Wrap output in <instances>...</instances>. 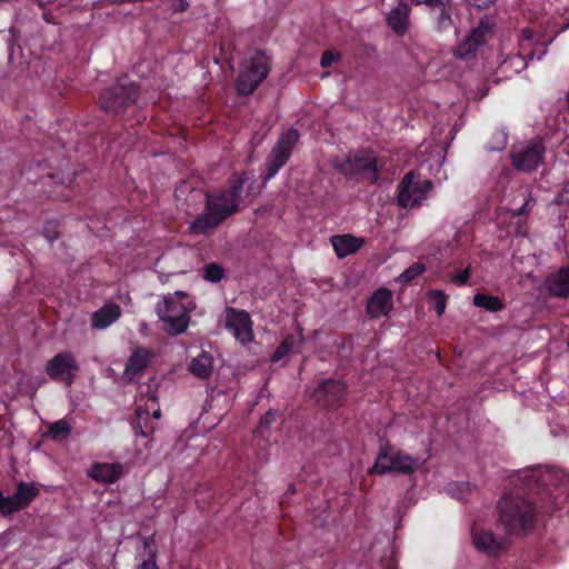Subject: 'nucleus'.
<instances>
[{
    "instance_id": "obj_16",
    "label": "nucleus",
    "mask_w": 569,
    "mask_h": 569,
    "mask_svg": "<svg viewBox=\"0 0 569 569\" xmlns=\"http://www.w3.org/2000/svg\"><path fill=\"white\" fill-rule=\"evenodd\" d=\"M226 328L232 331L236 339L247 345L253 339L252 321L246 310L228 309Z\"/></svg>"
},
{
    "instance_id": "obj_12",
    "label": "nucleus",
    "mask_w": 569,
    "mask_h": 569,
    "mask_svg": "<svg viewBox=\"0 0 569 569\" xmlns=\"http://www.w3.org/2000/svg\"><path fill=\"white\" fill-rule=\"evenodd\" d=\"M547 54V41L542 34H536L531 29L523 28L518 39V52L516 59L520 61V69H525L528 62L535 58L541 60Z\"/></svg>"
},
{
    "instance_id": "obj_43",
    "label": "nucleus",
    "mask_w": 569,
    "mask_h": 569,
    "mask_svg": "<svg viewBox=\"0 0 569 569\" xmlns=\"http://www.w3.org/2000/svg\"><path fill=\"white\" fill-rule=\"evenodd\" d=\"M470 274H471V269H470V267H467L466 269L460 270L459 272L453 274L451 278V281L456 286H459V287L465 286L468 282Z\"/></svg>"
},
{
    "instance_id": "obj_35",
    "label": "nucleus",
    "mask_w": 569,
    "mask_h": 569,
    "mask_svg": "<svg viewBox=\"0 0 569 569\" xmlns=\"http://www.w3.org/2000/svg\"><path fill=\"white\" fill-rule=\"evenodd\" d=\"M70 433H71V427L63 419L54 421L49 427V436L53 439H62V438L68 437Z\"/></svg>"
},
{
    "instance_id": "obj_42",
    "label": "nucleus",
    "mask_w": 569,
    "mask_h": 569,
    "mask_svg": "<svg viewBox=\"0 0 569 569\" xmlns=\"http://www.w3.org/2000/svg\"><path fill=\"white\" fill-rule=\"evenodd\" d=\"M43 236L51 242L58 239L59 231L57 221H47L43 228Z\"/></svg>"
},
{
    "instance_id": "obj_27",
    "label": "nucleus",
    "mask_w": 569,
    "mask_h": 569,
    "mask_svg": "<svg viewBox=\"0 0 569 569\" xmlns=\"http://www.w3.org/2000/svg\"><path fill=\"white\" fill-rule=\"evenodd\" d=\"M142 542H143V550H142V552H140L142 561L138 566V569H159L157 561H156L158 548H157L154 535L144 537L142 539Z\"/></svg>"
},
{
    "instance_id": "obj_30",
    "label": "nucleus",
    "mask_w": 569,
    "mask_h": 569,
    "mask_svg": "<svg viewBox=\"0 0 569 569\" xmlns=\"http://www.w3.org/2000/svg\"><path fill=\"white\" fill-rule=\"evenodd\" d=\"M416 465H372L369 473L391 475L392 477L411 475L416 470Z\"/></svg>"
},
{
    "instance_id": "obj_20",
    "label": "nucleus",
    "mask_w": 569,
    "mask_h": 569,
    "mask_svg": "<svg viewBox=\"0 0 569 569\" xmlns=\"http://www.w3.org/2000/svg\"><path fill=\"white\" fill-rule=\"evenodd\" d=\"M547 292L555 298L566 299L569 297V264L560 267L545 279Z\"/></svg>"
},
{
    "instance_id": "obj_3",
    "label": "nucleus",
    "mask_w": 569,
    "mask_h": 569,
    "mask_svg": "<svg viewBox=\"0 0 569 569\" xmlns=\"http://www.w3.org/2000/svg\"><path fill=\"white\" fill-rule=\"evenodd\" d=\"M140 96V86L123 74L100 92L98 103L106 113L124 120L138 108Z\"/></svg>"
},
{
    "instance_id": "obj_22",
    "label": "nucleus",
    "mask_w": 569,
    "mask_h": 569,
    "mask_svg": "<svg viewBox=\"0 0 569 569\" xmlns=\"http://www.w3.org/2000/svg\"><path fill=\"white\" fill-rule=\"evenodd\" d=\"M87 475L97 482L113 483L122 477L123 468L122 465H91Z\"/></svg>"
},
{
    "instance_id": "obj_47",
    "label": "nucleus",
    "mask_w": 569,
    "mask_h": 569,
    "mask_svg": "<svg viewBox=\"0 0 569 569\" xmlns=\"http://www.w3.org/2000/svg\"><path fill=\"white\" fill-rule=\"evenodd\" d=\"M289 489H290V491H291L292 493H295V492H296V489H295L293 485H291V486L289 487Z\"/></svg>"
},
{
    "instance_id": "obj_21",
    "label": "nucleus",
    "mask_w": 569,
    "mask_h": 569,
    "mask_svg": "<svg viewBox=\"0 0 569 569\" xmlns=\"http://www.w3.org/2000/svg\"><path fill=\"white\" fill-rule=\"evenodd\" d=\"M330 241L336 254L340 259L355 254L365 244L363 238L351 233L332 236Z\"/></svg>"
},
{
    "instance_id": "obj_46",
    "label": "nucleus",
    "mask_w": 569,
    "mask_h": 569,
    "mask_svg": "<svg viewBox=\"0 0 569 569\" xmlns=\"http://www.w3.org/2000/svg\"><path fill=\"white\" fill-rule=\"evenodd\" d=\"M171 7L174 11L184 12L189 8L187 0H171Z\"/></svg>"
},
{
    "instance_id": "obj_13",
    "label": "nucleus",
    "mask_w": 569,
    "mask_h": 569,
    "mask_svg": "<svg viewBox=\"0 0 569 569\" xmlns=\"http://www.w3.org/2000/svg\"><path fill=\"white\" fill-rule=\"evenodd\" d=\"M144 407L137 408L131 426L137 436L148 438L154 431V420L160 418L161 410L154 395L147 397Z\"/></svg>"
},
{
    "instance_id": "obj_25",
    "label": "nucleus",
    "mask_w": 569,
    "mask_h": 569,
    "mask_svg": "<svg viewBox=\"0 0 569 569\" xmlns=\"http://www.w3.org/2000/svg\"><path fill=\"white\" fill-rule=\"evenodd\" d=\"M120 316V307L113 302H109L92 313L91 325L96 329H104L117 321Z\"/></svg>"
},
{
    "instance_id": "obj_23",
    "label": "nucleus",
    "mask_w": 569,
    "mask_h": 569,
    "mask_svg": "<svg viewBox=\"0 0 569 569\" xmlns=\"http://www.w3.org/2000/svg\"><path fill=\"white\" fill-rule=\"evenodd\" d=\"M409 12V6L403 1H399L398 4L387 14V24L399 36L405 34L408 30Z\"/></svg>"
},
{
    "instance_id": "obj_10",
    "label": "nucleus",
    "mask_w": 569,
    "mask_h": 569,
    "mask_svg": "<svg viewBox=\"0 0 569 569\" xmlns=\"http://www.w3.org/2000/svg\"><path fill=\"white\" fill-rule=\"evenodd\" d=\"M80 367L70 351H62L49 359L44 366L48 377L56 382L70 387Z\"/></svg>"
},
{
    "instance_id": "obj_19",
    "label": "nucleus",
    "mask_w": 569,
    "mask_h": 569,
    "mask_svg": "<svg viewBox=\"0 0 569 569\" xmlns=\"http://www.w3.org/2000/svg\"><path fill=\"white\" fill-rule=\"evenodd\" d=\"M456 4L452 0H448L440 7L428 13L432 28L437 32H448L456 29L455 14Z\"/></svg>"
},
{
    "instance_id": "obj_29",
    "label": "nucleus",
    "mask_w": 569,
    "mask_h": 569,
    "mask_svg": "<svg viewBox=\"0 0 569 569\" xmlns=\"http://www.w3.org/2000/svg\"><path fill=\"white\" fill-rule=\"evenodd\" d=\"M472 302L476 307L489 312H498L505 308V303L499 297L483 292H477L473 296Z\"/></svg>"
},
{
    "instance_id": "obj_18",
    "label": "nucleus",
    "mask_w": 569,
    "mask_h": 569,
    "mask_svg": "<svg viewBox=\"0 0 569 569\" xmlns=\"http://www.w3.org/2000/svg\"><path fill=\"white\" fill-rule=\"evenodd\" d=\"M392 292L387 288H379L368 299L366 311L371 319L388 316L392 310Z\"/></svg>"
},
{
    "instance_id": "obj_40",
    "label": "nucleus",
    "mask_w": 569,
    "mask_h": 569,
    "mask_svg": "<svg viewBox=\"0 0 569 569\" xmlns=\"http://www.w3.org/2000/svg\"><path fill=\"white\" fill-rule=\"evenodd\" d=\"M341 59V53L333 50H326L320 59V66L322 68H329L333 62L339 61Z\"/></svg>"
},
{
    "instance_id": "obj_45",
    "label": "nucleus",
    "mask_w": 569,
    "mask_h": 569,
    "mask_svg": "<svg viewBox=\"0 0 569 569\" xmlns=\"http://www.w3.org/2000/svg\"><path fill=\"white\" fill-rule=\"evenodd\" d=\"M497 0H466V2L478 9H487L492 6Z\"/></svg>"
},
{
    "instance_id": "obj_1",
    "label": "nucleus",
    "mask_w": 569,
    "mask_h": 569,
    "mask_svg": "<svg viewBox=\"0 0 569 569\" xmlns=\"http://www.w3.org/2000/svg\"><path fill=\"white\" fill-rule=\"evenodd\" d=\"M248 180L247 171L232 172L226 186L206 193L203 211L190 223L189 233L207 234L237 213Z\"/></svg>"
},
{
    "instance_id": "obj_44",
    "label": "nucleus",
    "mask_w": 569,
    "mask_h": 569,
    "mask_svg": "<svg viewBox=\"0 0 569 569\" xmlns=\"http://www.w3.org/2000/svg\"><path fill=\"white\" fill-rule=\"evenodd\" d=\"M447 1L448 0H412L413 4L423 6L427 9L428 13Z\"/></svg>"
},
{
    "instance_id": "obj_7",
    "label": "nucleus",
    "mask_w": 569,
    "mask_h": 569,
    "mask_svg": "<svg viewBox=\"0 0 569 569\" xmlns=\"http://www.w3.org/2000/svg\"><path fill=\"white\" fill-rule=\"evenodd\" d=\"M299 137V131L295 128H290L280 134L266 159V174L263 176V184L276 177L280 169L286 166L292 154L293 148L297 144Z\"/></svg>"
},
{
    "instance_id": "obj_4",
    "label": "nucleus",
    "mask_w": 569,
    "mask_h": 569,
    "mask_svg": "<svg viewBox=\"0 0 569 569\" xmlns=\"http://www.w3.org/2000/svg\"><path fill=\"white\" fill-rule=\"evenodd\" d=\"M271 69L269 57L261 50L256 51L240 63L238 76L234 80V89L238 96L252 94Z\"/></svg>"
},
{
    "instance_id": "obj_26",
    "label": "nucleus",
    "mask_w": 569,
    "mask_h": 569,
    "mask_svg": "<svg viewBox=\"0 0 569 569\" xmlns=\"http://www.w3.org/2000/svg\"><path fill=\"white\" fill-rule=\"evenodd\" d=\"M150 360V352L143 348H137L126 365V376L132 379L138 373L142 372L147 368Z\"/></svg>"
},
{
    "instance_id": "obj_11",
    "label": "nucleus",
    "mask_w": 569,
    "mask_h": 569,
    "mask_svg": "<svg viewBox=\"0 0 569 569\" xmlns=\"http://www.w3.org/2000/svg\"><path fill=\"white\" fill-rule=\"evenodd\" d=\"M40 495L39 485L36 482L19 481L12 496H3L0 491V513L10 516L26 509Z\"/></svg>"
},
{
    "instance_id": "obj_37",
    "label": "nucleus",
    "mask_w": 569,
    "mask_h": 569,
    "mask_svg": "<svg viewBox=\"0 0 569 569\" xmlns=\"http://www.w3.org/2000/svg\"><path fill=\"white\" fill-rule=\"evenodd\" d=\"M429 299L437 315L442 316L447 306V296L441 290H431Z\"/></svg>"
},
{
    "instance_id": "obj_24",
    "label": "nucleus",
    "mask_w": 569,
    "mask_h": 569,
    "mask_svg": "<svg viewBox=\"0 0 569 569\" xmlns=\"http://www.w3.org/2000/svg\"><path fill=\"white\" fill-rule=\"evenodd\" d=\"M213 356L209 351H201L192 358L188 365V370L198 379L206 380L213 372Z\"/></svg>"
},
{
    "instance_id": "obj_39",
    "label": "nucleus",
    "mask_w": 569,
    "mask_h": 569,
    "mask_svg": "<svg viewBox=\"0 0 569 569\" xmlns=\"http://www.w3.org/2000/svg\"><path fill=\"white\" fill-rule=\"evenodd\" d=\"M77 176H78V173L76 171L68 174L67 177H64V174L61 172H57V173H49L48 178L53 180L58 184H63V186L72 188L74 180L77 179Z\"/></svg>"
},
{
    "instance_id": "obj_2",
    "label": "nucleus",
    "mask_w": 569,
    "mask_h": 569,
    "mask_svg": "<svg viewBox=\"0 0 569 569\" xmlns=\"http://www.w3.org/2000/svg\"><path fill=\"white\" fill-rule=\"evenodd\" d=\"M498 525L509 536L526 537L537 525V508L518 492H505L497 502Z\"/></svg>"
},
{
    "instance_id": "obj_31",
    "label": "nucleus",
    "mask_w": 569,
    "mask_h": 569,
    "mask_svg": "<svg viewBox=\"0 0 569 569\" xmlns=\"http://www.w3.org/2000/svg\"><path fill=\"white\" fill-rule=\"evenodd\" d=\"M535 203H536V200L529 194L527 197V199L525 200V202L522 203V206L518 210L513 211L512 217L518 218V221H517V224H518L517 234L518 236L527 234V230L525 229L526 218L531 212Z\"/></svg>"
},
{
    "instance_id": "obj_38",
    "label": "nucleus",
    "mask_w": 569,
    "mask_h": 569,
    "mask_svg": "<svg viewBox=\"0 0 569 569\" xmlns=\"http://www.w3.org/2000/svg\"><path fill=\"white\" fill-rule=\"evenodd\" d=\"M426 271V266L420 262H416L408 267L402 273L401 279L403 282L408 283L418 278Z\"/></svg>"
},
{
    "instance_id": "obj_28",
    "label": "nucleus",
    "mask_w": 569,
    "mask_h": 569,
    "mask_svg": "<svg viewBox=\"0 0 569 569\" xmlns=\"http://www.w3.org/2000/svg\"><path fill=\"white\" fill-rule=\"evenodd\" d=\"M415 180V172H407L400 183L398 184V198L397 203L400 208L411 207L413 202L415 192L412 188V181Z\"/></svg>"
},
{
    "instance_id": "obj_8",
    "label": "nucleus",
    "mask_w": 569,
    "mask_h": 569,
    "mask_svg": "<svg viewBox=\"0 0 569 569\" xmlns=\"http://www.w3.org/2000/svg\"><path fill=\"white\" fill-rule=\"evenodd\" d=\"M299 137V131L295 128H290L280 134L266 159V174L263 176V184L276 177L280 169L286 166L292 154L293 148L297 144Z\"/></svg>"
},
{
    "instance_id": "obj_34",
    "label": "nucleus",
    "mask_w": 569,
    "mask_h": 569,
    "mask_svg": "<svg viewBox=\"0 0 569 569\" xmlns=\"http://www.w3.org/2000/svg\"><path fill=\"white\" fill-rule=\"evenodd\" d=\"M375 462H413L411 458H406L401 460L398 455H393L392 448L389 443L381 446L380 451L375 460Z\"/></svg>"
},
{
    "instance_id": "obj_17",
    "label": "nucleus",
    "mask_w": 569,
    "mask_h": 569,
    "mask_svg": "<svg viewBox=\"0 0 569 569\" xmlns=\"http://www.w3.org/2000/svg\"><path fill=\"white\" fill-rule=\"evenodd\" d=\"M472 541L478 550L495 557L505 552L509 547L507 538H497L491 531L472 530Z\"/></svg>"
},
{
    "instance_id": "obj_32",
    "label": "nucleus",
    "mask_w": 569,
    "mask_h": 569,
    "mask_svg": "<svg viewBox=\"0 0 569 569\" xmlns=\"http://www.w3.org/2000/svg\"><path fill=\"white\" fill-rule=\"evenodd\" d=\"M296 342V338L293 335H287L282 341L278 345L276 350L271 356L272 362H278L282 358H284L292 349Z\"/></svg>"
},
{
    "instance_id": "obj_9",
    "label": "nucleus",
    "mask_w": 569,
    "mask_h": 569,
    "mask_svg": "<svg viewBox=\"0 0 569 569\" xmlns=\"http://www.w3.org/2000/svg\"><path fill=\"white\" fill-rule=\"evenodd\" d=\"M337 168L346 176L358 174L371 184H377L380 179L382 163L379 162L373 151L365 150L361 153L349 156Z\"/></svg>"
},
{
    "instance_id": "obj_33",
    "label": "nucleus",
    "mask_w": 569,
    "mask_h": 569,
    "mask_svg": "<svg viewBox=\"0 0 569 569\" xmlns=\"http://www.w3.org/2000/svg\"><path fill=\"white\" fill-rule=\"evenodd\" d=\"M433 184L431 180H422L415 182L412 181V188L415 192L413 202L411 203V207L419 206L421 200L426 198L427 193L432 189Z\"/></svg>"
},
{
    "instance_id": "obj_6",
    "label": "nucleus",
    "mask_w": 569,
    "mask_h": 569,
    "mask_svg": "<svg viewBox=\"0 0 569 569\" xmlns=\"http://www.w3.org/2000/svg\"><path fill=\"white\" fill-rule=\"evenodd\" d=\"M349 388L345 380L337 378L320 379L312 393L311 399L318 408L326 413L336 412L345 407L348 401Z\"/></svg>"
},
{
    "instance_id": "obj_41",
    "label": "nucleus",
    "mask_w": 569,
    "mask_h": 569,
    "mask_svg": "<svg viewBox=\"0 0 569 569\" xmlns=\"http://www.w3.org/2000/svg\"><path fill=\"white\" fill-rule=\"evenodd\" d=\"M279 417V412L276 410H269L267 411L260 419L259 428L260 429H269Z\"/></svg>"
},
{
    "instance_id": "obj_36",
    "label": "nucleus",
    "mask_w": 569,
    "mask_h": 569,
    "mask_svg": "<svg viewBox=\"0 0 569 569\" xmlns=\"http://www.w3.org/2000/svg\"><path fill=\"white\" fill-rule=\"evenodd\" d=\"M224 277V269L217 262H210L204 267L203 278L207 281L217 283Z\"/></svg>"
},
{
    "instance_id": "obj_15",
    "label": "nucleus",
    "mask_w": 569,
    "mask_h": 569,
    "mask_svg": "<svg viewBox=\"0 0 569 569\" xmlns=\"http://www.w3.org/2000/svg\"><path fill=\"white\" fill-rule=\"evenodd\" d=\"M545 150L541 140L530 141L526 146L511 150V162L517 170L532 171L542 162Z\"/></svg>"
},
{
    "instance_id": "obj_5",
    "label": "nucleus",
    "mask_w": 569,
    "mask_h": 569,
    "mask_svg": "<svg viewBox=\"0 0 569 569\" xmlns=\"http://www.w3.org/2000/svg\"><path fill=\"white\" fill-rule=\"evenodd\" d=\"M187 298L183 291H176L173 295L163 297V300L156 306V312L164 322V330L171 336L184 332L189 325V310L181 301Z\"/></svg>"
},
{
    "instance_id": "obj_14",
    "label": "nucleus",
    "mask_w": 569,
    "mask_h": 569,
    "mask_svg": "<svg viewBox=\"0 0 569 569\" xmlns=\"http://www.w3.org/2000/svg\"><path fill=\"white\" fill-rule=\"evenodd\" d=\"M492 26L489 18L480 19L477 27L470 31L467 38L458 43L455 56L462 59L475 57L479 47L485 44L487 39L491 36Z\"/></svg>"
}]
</instances>
